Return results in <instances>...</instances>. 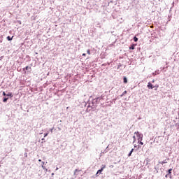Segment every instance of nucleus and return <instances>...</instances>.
<instances>
[{
    "label": "nucleus",
    "instance_id": "4c0bfd02",
    "mask_svg": "<svg viewBox=\"0 0 179 179\" xmlns=\"http://www.w3.org/2000/svg\"><path fill=\"white\" fill-rule=\"evenodd\" d=\"M56 170H58V168H56Z\"/></svg>",
    "mask_w": 179,
    "mask_h": 179
},
{
    "label": "nucleus",
    "instance_id": "1a4fd4ad",
    "mask_svg": "<svg viewBox=\"0 0 179 179\" xmlns=\"http://www.w3.org/2000/svg\"><path fill=\"white\" fill-rule=\"evenodd\" d=\"M79 171H82V170L76 169L74 171V176H78V172H79Z\"/></svg>",
    "mask_w": 179,
    "mask_h": 179
},
{
    "label": "nucleus",
    "instance_id": "2eb2a0df",
    "mask_svg": "<svg viewBox=\"0 0 179 179\" xmlns=\"http://www.w3.org/2000/svg\"><path fill=\"white\" fill-rule=\"evenodd\" d=\"M6 96L8 97V96H10V97H13V95L12 94V92H8L7 94H6Z\"/></svg>",
    "mask_w": 179,
    "mask_h": 179
},
{
    "label": "nucleus",
    "instance_id": "72a5a7b5",
    "mask_svg": "<svg viewBox=\"0 0 179 179\" xmlns=\"http://www.w3.org/2000/svg\"><path fill=\"white\" fill-rule=\"evenodd\" d=\"M58 129H59V131H61V128L59 127Z\"/></svg>",
    "mask_w": 179,
    "mask_h": 179
},
{
    "label": "nucleus",
    "instance_id": "a878e982",
    "mask_svg": "<svg viewBox=\"0 0 179 179\" xmlns=\"http://www.w3.org/2000/svg\"><path fill=\"white\" fill-rule=\"evenodd\" d=\"M6 93H5V92H3V96H6Z\"/></svg>",
    "mask_w": 179,
    "mask_h": 179
},
{
    "label": "nucleus",
    "instance_id": "f257e3e1",
    "mask_svg": "<svg viewBox=\"0 0 179 179\" xmlns=\"http://www.w3.org/2000/svg\"><path fill=\"white\" fill-rule=\"evenodd\" d=\"M104 97H106L104 94L94 99L92 96H90L87 102L85 104V107L87 108L86 112L90 113V111H94L96 110V107H97V104L101 101H103V100H104Z\"/></svg>",
    "mask_w": 179,
    "mask_h": 179
},
{
    "label": "nucleus",
    "instance_id": "58836bf2",
    "mask_svg": "<svg viewBox=\"0 0 179 179\" xmlns=\"http://www.w3.org/2000/svg\"><path fill=\"white\" fill-rule=\"evenodd\" d=\"M138 149H139V146H138Z\"/></svg>",
    "mask_w": 179,
    "mask_h": 179
},
{
    "label": "nucleus",
    "instance_id": "dca6fc26",
    "mask_svg": "<svg viewBox=\"0 0 179 179\" xmlns=\"http://www.w3.org/2000/svg\"><path fill=\"white\" fill-rule=\"evenodd\" d=\"M108 146L106 148V150H104L103 152H102V153H107V152H108Z\"/></svg>",
    "mask_w": 179,
    "mask_h": 179
},
{
    "label": "nucleus",
    "instance_id": "6ab92c4d",
    "mask_svg": "<svg viewBox=\"0 0 179 179\" xmlns=\"http://www.w3.org/2000/svg\"><path fill=\"white\" fill-rule=\"evenodd\" d=\"M49 131H50V132L51 134H52V132H54V127L50 129Z\"/></svg>",
    "mask_w": 179,
    "mask_h": 179
},
{
    "label": "nucleus",
    "instance_id": "f03ea898",
    "mask_svg": "<svg viewBox=\"0 0 179 179\" xmlns=\"http://www.w3.org/2000/svg\"><path fill=\"white\" fill-rule=\"evenodd\" d=\"M134 135H136L138 141H143V134L142 133H139V131H135Z\"/></svg>",
    "mask_w": 179,
    "mask_h": 179
},
{
    "label": "nucleus",
    "instance_id": "7ed1b4c3",
    "mask_svg": "<svg viewBox=\"0 0 179 179\" xmlns=\"http://www.w3.org/2000/svg\"><path fill=\"white\" fill-rule=\"evenodd\" d=\"M169 160H170V158L166 157V159H164V161H159V164H162L163 166V164H166L169 163Z\"/></svg>",
    "mask_w": 179,
    "mask_h": 179
},
{
    "label": "nucleus",
    "instance_id": "f704fd0d",
    "mask_svg": "<svg viewBox=\"0 0 179 179\" xmlns=\"http://www.w3.org/2000/svg\"><path fill=\"white\" fill-rule=\"evenodd\" d=\"M38 162H41V159H38Z\"/></svg>",
    "mask_w": 179,
    "mask_h": 179
},
{
    "label": "nucleus",
    "instance_id": "c756f323",
    "mask_svg": "<svg viewBox=\"0 0 179 179\" xmlns=\"http://www.w3.org/2000/svg\"><path fill=\"white\" fill-rule=\"evenodd\" d=\"M18 23H20V24H22V21H18Z\"/></svg>",
    "mask_w": 179,
    "mask_h": 179
},
{
    "label": "nucleus",
    "instance_id": "a211bd4d",
    "mask_svg": "<svg viewBox=\"0 0 179 179\" xmlns=\"http://www.w3.org/2000/svg\"><path fill=\"white\" fill-rule=\"evenodd\" d=\"M134 41H135V43H136L138 41V37L134 36Z\"/></svg>",
    "mask_w": 179,
    "mask_h": 179
},
{
    "label": "nucleus",
    "instance_id": "4468645a",
    "mask_svg": "<svg viewBox=\"0 0 179 179\" xmlns=\"http://www.w3.org/2000/svg\"><path fill=\"white\" fill-rule=\"evenodd\" d=\"M8 100H9L8 97H4L3 99V103H6L8 101Z\"/></svg>",
    "mask_w": 179,
    "mask_h": 179
},
{
    "label": "nucleus",
    "instance_id": "423d86ee",
    "mask_svg": "<svg viewBox=\"0 0 179 179\" xmlns=\"http://www.w3.org/2000/svg\"><path fill=\"white\" fill-rule=\"evenodd\" d=\"M147 87H148L149 89H151V90L155 89V86H153V85L150 82H149L148 83Z\"/></svg>",
    "mask_w": 179,
    "mask_h": 179
},
{
    "label": "nucleus",
    "instance_id": "ddd939ff",
    "mask_svg": "<svg viewBox=\"0 0 179 179\" xmlns=\"http://www.w3.org/2000/svg\"><path fill=\"white\" fill-rule=\"evenodd\" d=\"M160 74V71L157 70V71H155V73H153V75H159Z\"/></svg>",
    "mask_w": 179,
    "mask_h": 179
},
{
    "label": "nucleus",
    "instance_id": "6e6552de",
    "mask_svg": "<svg viewBox=\"0 0 179 179\" xmlns=\"http://www.w3.org/2000/svg\"><path fill=\"white\" fill-rule=\"evenodd\" d=\"M134 148H132L131 150V151L129 152V153L128 154V157H131V156H132V153L134 152Z\"/></svg>",
    "mask_w": 179,
    "mask_h": 179
},
{
    "label": "nucleus",
    "instance_id": "20e7f679",
    "mask_svg": "<svg viewBox=\"0 0 179 179\" xmlns=\"http://www.w3.org/2000/svg\"><path fill=\"white\" fill-rule=\"evenodd\" d=\"M171 171H173V169H169L168 171H167V174L168 176H169V178H173V176H171Z\"/></svg>",
    "mask_w": 179,
    "mask_h": 179
},
{
    "label": "nucleus",
    "instance_id": "9d476101",
    "mask_svg": "<svg viewBox=\"0 0 179 179\" xmlns=\"http://www.w3.org/2000/svg\"><path fill=\"white\" fill-rule=\"evenodd\" d=\"M123 82L124 83H128V79L127 78V77L123 78Z\"/></svg>",
    "mask_w": 179,
    "mask_h": 179
},
{
    "label": "nucleus",
    "instance_id": "412c9836",
    "mask_svg": "<svg viewBox=\"0 0 179 179\" xmlns=\"http://www.w3.org/2000/svg\"><path fill=\"white\" fill-rule=\"evenodd\" d=\"M105 167H106V165L102 164V165H101V169L104 170V168H105Z\"/></svg>",
    "mask_w": 179,
    "mask_h": 179
},
{
    "label": "nucleus",
    "instance_id": "aec40b11",
    "mask_svg": "<svg viewBox=\"0 0 179 179\" xmlns=\"http://www.w3.org/2000/svg\"><path fill=\"white\" fill-rule=\"evenodd\" d=\"M127 91H124L122 95H121V97H122V96H124L125 94H127Z\"/></svg>",
    "mask_w": 179,
    "mask_h": 179
},
{
    "label": "nucleus",
    "instance_id": "473e14b6",
    "mask_svg": "<svg viewBox=\"0 0 179 179\" xmlns=\"http://www.w3.org/2000/svg\"><path fill=\"white\" fill-rule=\"evenodd\" d=\"M155 87H157H157H159V85H155Z\"/></svg>",
    "mask_w": 179,
    "mask_h": 179
},
{
    "label": "nucleus",
    "instance_id": "f8f14e48",
    "mask_svg": "<svg viewBox=\"0 0 179 179\" xmlns=\"http://www.w3.org/2000/svg\"><path fill=\"white\" fill-rule=\"evenodd\" d=\"M129 50H135V44H132V45L129 47Z\"/></svg>",
    "mask_w": 179,
    "mask_h": 179
},
{
    "label": "nucleus",
    "instance_id": "393cba45",
    "mask_svg": "<svg viewBox=\"0 0 179 179\" xmlns=\"http://www.w3.org/2000/svg\"><path fill=\"white\" fill-rule=\"evenodd\" d=\"M138 143H139L140 145H143V142H142V141H138Z\"/></svg>",
    "mask_w": 179,
    "mask_h": 179
},
{
    "label": "nucleus",
    "instance_id": "4be33fe9",
    "mask_svg": "<svg viewBox=\"0 0 179 179\" xmlns=\"http://www.w3.org/2000/svg\"><path fill=\"white\" fill-rule=\"evenodd\" d=\"M87 54H88V55H90V54H91L90 50L88 49V50H87Z\"/></svg>",
    "mask_w": 179,
    "mask_h": 179
},
{
    "label": "nucleus",
    "instance_id": "5701e85b",
    "mask_svg": "<svg viewBox=\"0 0 179 179\" xmlns=\"http://www.w3.org/2000/svg\"><path fill=\"white\" fill-rule=\"evenodd\" d=\"M47 136H48V131L47 133H45V134H44V138H45V137H47Z\"/></svg>",
    "mask_w": 179,
    "mask_h": 179
},
{
    "label": "nucleus",
    "instance_id": "e433bc0d",
    "mask_svg": "<svg viewBox=\"0 0 179 179\" xmlns=\"http://www.w3.org/2000/svg\"><path fill=\"white\" fill-rule=\"evenodd\" d=\"M42 141H44V138H42Z\"/></svg>",
    "mask_w": 179,
    "mask_h": 179
},
{
    "label": "nucleus",
    "instance_id": "c85d7f7f",
    "mask_svg": "<svg viewBox=\"0 0 179 179\" xmlns=\"http://www.w3.org/2000/svg\"><path fill=\"white\" fill-rule=\"evenodd\" d=\"M83 57H86V53H83Z\"/></svg>",
    "mask_w": 179,
    "mask_h": 179
},
{
    "label": "nucleus",
    "instance_id": "cd10ccee",
    "mask_svg": "<svg viewBox=\"0 0 179 179\" xmlns=\"http://www.w3.org/2000/svg\"><path fill=\"white\" fill-rule=\"evenodd\" d=\"M165 177H166V178H167L168 177H170V176H169V174H166V175L165 176Z\"/></svg>",
    "mask_w": 179,
    "mask_h": 179
},
{
    "label": "nucleus",
    "instance_id": "b1692460",
    "mask_svg": "<svg viewBox=\"0 0 179 179\" xmlns=\"http://www.w3.org/2000/svg\"><path fill=\"white\" fill-rule=\"evenodd\" d=\"M101 171H103V169H101L97 171L96 174H99V173H101Z\"/></svg>",
    "mask_w": 179,
    "mask_h": 179
},
{
    "label": "nucleus",
    "instance_id": "ea45409f",
    "mask_svg": "<svg viewBox=\"0 0 179 179\" xmlns=\"http://www.w3.org/2000/svg\"><path fill=\"white\" fill-rule=\"evenodd\" d=\"M0 167H1V165H0Z\"/></svg>",
    "mask_w": 179,
    "mask_h": 179
},
{
    "label": "nucleus",
    "instance_id": "c9c22d12",
    "mask_svg": "<svg viewBox=\"0 0 179 179\" xmlns=\"http://www.w3.org/2000/svg\"><path fill=\"white\" fill-rule=\"evenodd\" d=\"M54 176V173H52V176Z\"/></svg>",
    "mask_w": 179,
    "mask_h": 179
},
{
    "label": "nucleus",
    "instance_id": "f3484780",
    "mask_svg": "<svg viewBox=\"0 0 179 179\" xmlns=\"http://www.w3.org/2000/svg\"><path fill=\"white\" fill-rule=\"evenodd\" d=\"M133 139H134L133 143H135V142H136V136H134Z\"/></svg>",
    "mask_w": 179,
    "mask_h": 179
},
{
    "label": "nucleus",
    "instance_id": "2f4dec72",
    "mask_svg": "<svg viewBox=\"0 0 179 179\" xmlns=\"http://www.w3.org/2000/svg\"><path fill=\"white\" fill-rule=\"evenodd\" d=\"M134 148H138V145H134Z\"/></svg>",
    "mask_w": 179,
    "mask_h": 179
},
{
    "label": "nucleus",
    "instance_id": "39448f33",
    "mask_svg": "<svg viewBox=\"0 0 179 179\" xmlns=\"http://www.w3.org/2000/svg\"><path fill=\"white\" fill-rule=\"evenodd\" d=\"M44 164H45V162H41V167H42V169H43V170H45V171L47 173V171H48V169H47V168L44 166Z\"/></svg>",
    "mask_w": 179,
    "mask_h": 179
},
{
    "label": "nucleus",
    "instance_id": "bb28decb",
    "mask_svg": "<svg viewBox=\"0 0 179 179\" xmlns=\"http://www.w3.org/2000/svg\"><path fill=\"white\" fill-rule=\"evenodd\" d=\"M24 155L25 157H27V152H25Z\"/></svg>",
    "mask_w": 179,
    "mask_h": 179
},
{
    "label": "nucleus",
    "instance_id": "0eeeda50",
    "mask_svg": "<svg viewBox=\"0 0 179 179\" xmlns=\"http://www.w3.org/2000/svg\"><path fill=\"white\" fill-rule=\"evenodd\" d=\"M23 71H29V72H31V67H29V66H27L25 68L23 69Z\"/></svg>",
    "mask_w": 179,
    "mask_h": 179
},
{
    "label": "nucleus",
    "instance_id": "7c9ffc66",
    "mask_svg": "<svg viewBox=\"0 0 179 179\" xmlns=\"http://www.w3.org/2000/svg\"><path fill=\"white\" fill-rule=\"evenodd\" d=\"M120 66H121V65H119V66H117V69H120Z\"/></svg>",
    "mask_w": 179,
    "mask_h": 179
},
{
    "label": "nucleus",
    "instance_id": "9b49d317",
    "mask_svg": "<svg viewBox=\"0 0 179 179\" xmlns=\"http://www.w3.org/2000/svg\"><path fill=\"white\" fill-rule=\"evenodd\" d=\"M13 39V36H12V37H10V36H7V40L8 41H12V40Z\"/></svg>",
    "mask_w": 179,
    "mask_h": 179
}]
</instances>
